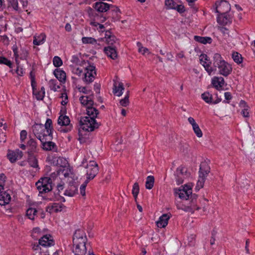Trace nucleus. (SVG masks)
<instances>
[{"mask_svg":"<svg viewBox=\"0 0 255 255\" xmlns=\"http://www.w3.org/2000/svg\"><path fill=\"white\" fill-rule=\"evenodd\" d=\"M86 112L88 116L82 118L80 122L83 130L92 131L99 127V124L95 120L99 112L96 108L90 105L86 108Z\"/></svg>","mask_w":255,"mask_h":255,"instance_id":"f257e3e1","label":"nucleus"},{"mask_svg":"<svg viewBox=\"0 0 255 255\" xmlns=\"http://www.w3.org/2000/svg\"><path fill=\"white\" fill-rule=\"evenodd\" d=\"M78 90L79 92H82L83 93L86 94H90L91 95L92 93L91 90H87L85 87H79L78 88Z\"/></svg>","mask_w":255,"mask_h":255,"instance_id":"603ef678","label":"nucleus"},{"mask_svg":"<svg viewBox=\"0 0 255 255\" xmlns=\"http://www.w3.org/2000/svg\"><path fill=\"white\" fill-rule=\"evenodd\" d=\"M129 103V91H128L125 98L120 100V104L123 107H127Z\"/></svg>","mask_w":255,"mask_h":255,"instance_id":"37998d69","label":"nucleus"},{"mask_svg":"<svg viewBox=\"0 0 255 255\" xmlns=\"http://www.w3.org/2000/svg\"><path fill=\"white\" fill-rule=\"evenodd\" d=\"M219 30L224 34V36H229V31L228 29L224 27H219Z\"/></svg>","mask_w":255,"mask_h":255,"instance_id":"6e6d98bb","label":"nucleus"},{"mask_svg":"<svg viewBox=\"0 0 255 255\" xmlns=\"http://www.w3.org/2000/svg\"><path fill=\"white\" fill-rule=\"evenodd\" d=\"M183 177H184L183 176H178L177 175L176 182H177V184L179 185V184L183 183Z\"/></svg>","mask_w":255,"mask_h":255,"instance_id":"e2e57ef3","label":"nucleus"},{"mask_svg":"<svg viewBox=\"0 0 255 255\" xmlns=\"http://www.w3.org/2000/svg\"><path fill=\"white\" fill-rule=\"evenodd\" d=\"M20 140L23 142L27 137V132L25 130H23L20 132Z\"/></svg>","mask_w":255,"mask_h":255,"instance_id":"13d9d810","label":"nucleus"},{"mask_svg":"<svg viewBox=\"0 0 255 255\" xmlns=\"http://www.w3.org/2000/svg\"><path fill=\"white\" fill-rule=\"evenodd\" d=\"M11 200V197L9 193L3 191L0 193V205L4 206L8 204Z\"/></svg>","mask_w":255,"mask_h":255,"instance_id":"412c9836","label":"nucleus"},{"mask_svg":"<svg viewBox=\"0 0 255 255\" xmlns=\"http://www.w3.org/2000/svg\"><path fill=\"white\" fill-rule=\"evenodd\" d=\"M124 84L122 82H119L118 84L115 83L114 85L113 93L118 97H120L123 94V91L124 90Z\"/></svg>","mask_w":255,"mask_h":255,"instance_id":"393cba45","label":"nucleus"},{"mask_svg":"<svg viewBox=\"0 0 255 255\" xmlns=\"http://www.w3.org/2000/svg\"><path fill=\"white\" fill-rule=\"evenodd\" d=\"M32 131L35 136L40 141L47 138L46 139H52L51 135L46 134V130L42 124H35L32 127Z\"/></svg>","mask_w":255,"mask_h":255,"instance_id":"6e6552de","label":"nucleus"},{"mask_svg":"<svg viewBox=\"0 0 255 255\" xmlns=\"http://www.w3.org/2000/svg\"><path fill=\"white\" fill-rule=\"evenodd\" d=\"M224 79L222 77H214L212 80V84L213 86L217 90H219L224 85Z\"/></svg>","mask_w":255,"mask_h":255,"instance_id":"b1692460","label":"nucleus"},{"mask_svg":"<svg viewBox=\"0 0 255 255\" xmlns=\"http://www.w3.org/2000/svg\"><path fill=\"white\" fill-rule=\"evenodd\" d=\"M213 62L212 67L215 68V71L218 68L219 74L224 76H228L232 71V66L226 62L219 53L214 55Z\"/></svg>","mask_w":255,"mask_h":255,"instance_id":"f03ea898","label":"nucleus"},{"mask_svg":"<svg viewBox=\"0 0 255 255\" xmlns=\"http://www.w3.org/2000/svg\"><path fill=\"white\" fill-rule=\"evenodd\" d=\"M46 36L45 34L42 33L37 36H34L33 43L35 45H40L43 44L46 39Z\"/></svg>","mask_w":255,"mask_h":255,"instance_id":"a878e982","label":"nucleus"},{"mask_svg":"<svg viewBox=\"0 0 255 255\" xmlns=\"http://www.w3.org/2000/svg\"><path fill=\"white\" fill-rule=\"evenodd\" d=\"M61 98L64 99L61 102V104L62 105H65L68 102V96L67 94L66 93L62 94Z\"/></svg>","mask_w":255,"mask_h":255,"instance_id":"4d7b16f0","label":"nucleus"},{"mask_svg":"<svg viewBox=\"0 0 255 255\" xmlns=\"http://www.w3.org/2000/svg\"><path fill=\"white\" fill-rule=\"evenodd\" d=\"M49 87L51 90L57 91L60 88L61 84L55 79L50 80L49 82Z\"/></svg>","mask_w":255,"mask_h":255,"instance_id":"7c9ffc66","label":"nucleus"},{"mask_svg":"<svg viewBox=\"0 0 255 255\" xmlns=\"http://www.w3.org/2000/svg\"><path fill=\"white\" fill-rule=\"evenodd\" d=\"M37 210L36 209L33 208H29L27 211L26 215L28 219L33 220L35 218V216L36 215Z\"/></svg>","mask_w":255,"mask_h":255,"instance_id":"72a5a7b5","label":"nucleus"},{"mask_svg":"<svg viewBox=\"0 0 255 255\" xmlns=\"http://www.w3.org/2000/svg\"><path fill=\"white\" fill-rule=\"evenodd\" d=\"M200 61L201 64L203 66L209 75H211L212 73L215 71V68L212 67L213 66H211V62L208 59L207 55H201L200 57Z\"/></svg>","mask_w":255,"mask_h":255,"instance_id":"9b49d317","label":"nucleus"},{"mask_svg":"<svg viewBox=\"0 0 255 255\" xmlns=\"http://www.w3.org/2000/svg\"><path fill=\"white\" fill-rule=\"evenodd\" d=\"M64 207V206L62 203H54L52 205V208L56 212H60L62 211V209Z\"/></svg>","mask_w":255,"mask_h":255,"instance_id":"c03bdc74","label":"nucleus"},{"mask_svg":"<svg viewBox=\"0 0 255 255\" xmlns=\"http://www.w3.org/2000/svg\"><path fill=\"white\" fill-rule=\"evenodd\" d=\"M105 38L106 39V40L107 43L110 45H113L115 43H116L117 40L116 37L113 35H112L110 34L109 32L108 33H106Z\"/></svg>","mask_w":255,"mask_h":255,"instance_id":"473e14b6","label":"nucleus"},{"mask_svg":"<svg viewBox=\"0 0 255 255\" xmlns=\"http://www.w3.org/2000/svg\"><path fill=\"white\" fill-rule=\"evenodd\" d=\"M239 106L242 109L241 114L244 118H249L250 114L249 111L250 107L244 100H241L239 103Z\"/></svg>","mask_w":255,"mask_h":255,"instance_id":"4be33fe9","label":"nucleus"},{"mask_svg":"<svg viewBox=\"0 0 255 255\" xmlns=\"http://www.w3.org/2000/svg\"><path fill=\"white\" fill-rule=\"evenodd\" d=\"M27 145L29 146L31 152H35L36 151L37 143L34 139L30 138L27 142Z\"/></svg>","mask_w":255,"mask_h":255,"instance_id":"e433bc0d","label":"nucleus"},{"mask_svg":"<svg viewBox=\"0 0 255 255\" xmlns=\"http://www.w3.org/2000/svg\"><path fill=\"white\" fill-rule=\"evenodd\" d=\"M5 176L3 174H0V185H3L5 181Z\"/></svg>","mask_w":255,"mask_h":255,"instance_id":"338daca9","label":"nucleus"},{"mask_svg":"<svg viewBox=\"0 0 255 255\" xmlns=\"http://www.w3.org/2000/svg\"><path fill=\"white\" fill-rule=\"evenodd\" d=\"M232 20V17L228 14H219L217 17V22L223 25H226L231 23Z\"/></svg>","mask_w":255,"mask_h":255,"instance_id":"6ab92c4d","label":"nucleus"},{"mask_svg":"<svg viewBox=\"0 0 255 255\" xmlns=\"http://www.w3.org/2000/svg\"><path fill=\"white\" fill-rule=\"evenodd\" d=\"M202 99L207 103L212 104V95L209 92H205L201 95Z\"/></svg>","mask_w":255,"mask_h":255,"instance_id":"c9c22d12","label":"nucleus"},{"mask_svg":"<svg viewBox=\"0 0 255 255\" xmlns=\"http://www.w3.org/2000/svg\"><path fill=\"white\" fill-rule=\"evenodd\" d=\"M176 207L178 210H182L185 212L193 213L195 210H198L200 208L197 205L196 198H192L190 201L177 202Z\"/></svg>","mask_w":255,"mask_h":255,"instance_id":"39448f33","label":"nucleus"},{"mask_svg":"<svg viewBox=\"0 0 255 255\" xmlns=\"http://www.w3.org/2000/svg\"><path fill=\"white\" fill-rule=\"evenodd\" d=\"M9 2L11 6L12 7L14 10L17 11L18 13H20L22 11V8L18 6L17 0H9Z\"/></svg>","mask_w":255,"mask_h":255,"instance_id":"4c0bfd02","label":"nucleus"},{"mask_svg":"<svg viewBox=\"0 0 255 255\" xmlns=\"http://www.w3.org/2000/svg\"><path fill=\"white\" fill-rule=\"evenodd\" d=\"M89 181L85 180V182L81 185L80 188V194L83 196H85L86 195L85 189L87 184Z\"/></svg>","mask_w":255,"mask_h":255,"instance_id":"8fccbe9b","label":"nucleus"},{"mask_svg":"<svg viewBox=\"0 0 255 255\" xmlns=\"http://www.w3.org/2000/svg\"><path fill=\"white\" fill-rule=\"evenodd\" d=\"M193 130L197 137H201L202 136V131H201L199 127H197V128H195V129H193Z\"/></svg>","mask_w":255,"mask_h":255,"instance_id":"5fc2aeb1","label":"nucleus"},{"mask_svg":"<svg viewBox=\"0 0 255 255\" xmlns=\"http://www.w3.org/2000/svg\"><path fill=\"white\" fill-rule=\"evenodd\" d=\"M0 63L5 64L8 66L9 68H11L12 67V63L11 61L3 57L0 56Z\"/></svg>","mask_w":255,"mask_h":255,"instance_id":"09e8293b","label":"nucleus"},{"mask_svg":"<svg viewBox=\"0 0 255 255\" xmlns=\"http://www.w3.org/2000/svg\"><path fill=\"white\" fill-rule=\"evenodd\" d=\"M216 12L219 14H225L231 9V6L229 2L226 0H221L216 3Z\"/></svg>","mask_w":255,"mask_h":255,"instance_id":"9d476101","label":"nucleus"},{"mask_svg":"<svg viewBox=\"0 0 255 255\" xmlns=\"http://www.w3.org/2000/svg\"><path fill=\"white\" fill-rule=\"evenodd\" d=\"M20 2L22 4L23 9H25L27 7L28 3V0H20Z\"/></svg>","mask_w":255,"mask_h":255,"instance_id":"680f3d73","label":"nucleus"},{"mask_svg":"<svg viewBox=\"0 0 255 255\" xmlns=\"http://www.w3.org/2000/svg\"><path fill=\"white\" fill-rule=\"evenodd\" d=\"M111 6H112V5L104 2L100 1L96 2L94 7L98 11L104 12L109 9Z\"/></svg>","mask_w":255,"mask_h":255,"instance_id":"a211bd4d","label":"nucleus"},{"mask_svg":"<svg viewBox=\"0 0 255 255\" xmlns=\"http://www.w3.org/2000/svg\"><path fill=\"white\" fill-rule=\"evenodd\" d=\"M224 96L226 100H231L232 98V95L230 92H225L224 93Z\"/></svg>","mask_w":255,"mask_h":255,"instance_id":"774afa93","label":"nucleus"},{"mask_svg":"<svg viewBox=\"0 0 255 255\" xmlns=\"http://www.w3.org/2000/svg\"><path fill=\"white\" fill-rule=\"evenodd\" d=\"M31 86L33 89V93H34V90H36L35 87H36V82L35 81L34 77H32V79L31 80Z\"/></svg>","mask_w":255,"mask_h":255,"instance_id":"69168bd1","label":"nucleus"},{"mask_svg":"<svg viewBox=\"0 0 255 255\" xmlns=\"http://www.w3.org/2000/svg\"><path fill=\"white\" fill-rule=\"evenodd\" d=\"M154 178L153 176H148L145 182V188L147 189H151L153 187Z\"/></svg>","mask_w":255,"mask_h":255,"instance_id":"2f4dec72","label":"nucleus"},{"mask_svg":"<svg viewBox=\"0 0 255 255\" xmlns=\"http://www.w3.org/2000/svg\"><path fill=\"white\" fill-rule=\"evenodd\" d=\"M41 231L39 228L36 227L33 229L32 233V236L33 238H37V236H35L34 234H40Z\"/></svg>","mask_w":255,"mask_h":255,"instance_id":"bf43d9fd","label":"nucleus"},{"mask_svg":"<svg viewBox=\"0 0 255 255\" xmlns=\"http://www.w3.org/2000/svg\"><path fill=\"white\" fill-rule=\"evenodd\" d=\"M176 174L178 176L184 177V176H187V169L184 167L180 166L176 170Z\"/></svg>","mask_w":255,"mask_h":255,"instance_id":"79ce46f5","label":"nucleus"},{"mask_svg":"<svg viewBox=\"0 0 255 255\" xmlns=\"http://www.w3.org/2000/svg\"><path fill=\"white\" fill-rule=\"evenodd\" d=\"M232 58L237 64H241L243 62L242 55L237 52H233L232 53Z\"/></svg>","mask_w":255,"mask_h":255,"instance_id":"58836bf2","label":"nucleus"},{"mask_svg":"<svg viewBox=\"0 0 255 255\" xmlns=\"http://www.w3.org/2000/svg\"><path fill=\"white\" fill-rule=\"evenodd\" d=\"M47 138L43 139L40 141L42 144V148L45 150L57 151V146L55 143L50 141L51 139H46Z\"/></svg>","mask_w":255,"mask_h":255,"instance_id":"2eb2a0df","label":"nucleus"},{"mask_svg":"<svg viewBox=\"0 0 255 255\" xmlns=\"http://www.w3.org/2000/svg\"><path fill=\"white\" fill-rule=\"evenodd\" d=\"M28 162L30 166L37 168L38 167L37 158L33 155L30 154L28 159Z\"/></svg>","mask_w":255,"mask_h":255,"instance_id":"f704fd0d","label":"nucleus"},{"mask_svg":"<svg viewBox=\"0 0 255 255\" xmlns=\"http://www.w3.org/2000/svg\"><path fill=\"white\" fill-rule=\"evenodd\" d=\"M104 51L107 55L112 59H116L118 57V53L115 47L111 46L105 47Z\"/></svg>","mask_w":255,"mask_h":255,"instance_id":"aec40b11","label":"nucleus"},{"mask_svg":"<svg viewBox=\"0 0 255 255\" xmlns=\"http://www.w3.org/2000/svg\"><path fill=\"white\" fill-rule=\"evenodd\" d=\"M174 194L176 196H178L179 198L183 201H187L189 199L190 196L191 198H195L193 196H192V189L189 186L185 185L184 186H181L179 188L174 189Z\"/></svg>","mask_w":255,"mask_h":255,"instance_id":"0eeeda50","label":"nucleus"},{"mask_svg":"<svg viewBox=\"0 0 255 255\" xmlns=\"http://www.w3.org/2000/svg\"><path fill=\"white\" fill-rule=\"evenodd\" d=\"M171 217L170 214H164L159 217L156 222V225L158 228H165L168 224V220Z\"/></svg>","mask_w":255,"mask_h":255,"instance_id":"f3484780","label":"nucleus"},{"mask_svg":"<svg viewBox=\"0 0 255 255\" xmlns=\"http://www.w3.org/2000/svg\"><path fill=\"white\" fill-rule=\"evenodd\" d=\"M139 187L138 183L135 182L134 183L132 186V194L134 197L135 201L136 202V199L137 198V195L139 193Z\"/></svg>","mask_w":255,"mask_h":255,"instance_id":"a19ab883","label":"nucleus"},{"mask_svg":"<svg viewBox=\"0 0 255 255\" xmlns=\"http://www.w3.org/2000/svg\"><path fill=\"white\" fill-rule=\"evenodd\" d=\"M177 3L173 0H165V5L168 9H175Z\"/></svg>","mask_w":255,"mask_h":255,"instance_id":"ea45409f","label":"nucleus"},{"mask_svg":"<svg viewBox=\"0 0 255 255\" xmlns=\"http://www.w3.org/2000/svg\"><path fill=\"white\" fill-rule=\"evenodd\" d=\"M52 120L50 119H47L46 123L44 126V128H45V130H46V134H49L51 135V137L52 138V130L53 128L52 126Z\"/></svg>","mask_w":255,"mask_h":255,"instance_id":"cd10ccee","label":"nucleus"},{"mask_svg":"<svg viewBox=\"0 0 255 255\" xmlns=\"http://www.w3.org/2000/svg\"><path fill=\"white\" fill-rule=\"evenodd\" d=\"M178 12L183 13L185 11V7L182 4H178L177 3L176 7L175 8Z\"/></svg>","mask_w":255,"mask_h":255,"instance_id":"864d4df0","label":"nucleus"},{"mask_svg":"<svg viewBox=\"0 0 255 255\" xmlns=\"http://www.w3.org/2000/svg\"><path fill=\"white\" fill-rule=\"evenodd\" d=\"M33 94L35 95L36 99L38 100H41L43 99L45 96V92H36L35 90H34V93Z\"/></svg>","mask_w":255,"mask_h":255,"instance_id":"3c124183","label":"nucleus"},{"mask_svg":"<svg viewBox=\"0 0 255 255\" xmlns=\"http://www.w3.org/2000/svg\"><path fill=\"white\" fill-rule=\"evenodd\" d=\"M64 183L62 181H61L60 183L57 184V190L59 191L62 190L64 189Z\"/></svg>","mask_w":255,"mask_h":255,"instance_id":"0e129e2a","label":"nucleus"},{"mask_svg":"<svg viewBox=\"0 0 255 255\" xmlns=\"http://www.w3.org/2000/svg\"><path fill=\"white\" fill-rule=\"evenodd\" d=\"M39 244L43 247H51L54 245V241L51 235H46L39 240Z\"/></svg>","mask_w":255,"mask_h":255,"instance_id":"ddd939ff","label":"nucleus"},{"mask_svg":"<svg viewBox=\"0 0 255 255\" xmlns=\"http://www.w3.org/2000/svg\"><path fill=\"white\" fill-rule=\"evenodd\" d=\"M82 41L84 44H94L97 42L95 39L91 37H84L82 38Z\"/></svg>","mask_w":255,"mask_h":255,"instance_id":"a18cd8bd","label":"nucleus"},{"mask_svg":"<svg viewBox=\"0 0 255 255\" xmlns=\"http://www.w3.org/2000/svg\"><path fill=\"white\" fill-rule=\"evenodd\" d=\"M13 51L17 65L19 64L18 62V57H19V58L21 59H26L28 56V51L25 49H21L19 55L18 53V50L16 47H13Z\"/></svg>","mask_w":255,"mask_h":255,"instance_id":"dca6fc26","label":"nucleus"},{"mask_svg":"<svg viewBox=\"0 0 255 255\" xmlns=\"http://www.w3.org/2000/svg\"><path fill=\"white\" fill-rule=\"evenodd\" d=\"M16 72L18 76H22L24 74L23 70L22 68H20L18 66H17Z\"/></svg>","mask_w":255,"mask_h":255,"instance_id":"052dcab7","label":"nucleus"},{"mask_svg":"<svg viewBox=\"0 0 255 255\" xmlns=\"http://www.w3.org/2000/svg\"><path fill=\"white\" fill-rule=\"evenodd\" d=\"M7 157L9 161L12 162H15L17 160L20 159L23 156V153L18 149L15 151L8 150Z\"/></svg>","mask_w":255,"mask_h":255,"instance_id":"4468645a","label":"nucleus"},{"mask_svg":"<svg viewBox=\"0 0 255 255\" xmlns=\"http://www.w3.org/2000/svg\"><path fill=\"white\" fill-rule=\"evenodd\" d=\"M61 173L65 178H73L74 177V174L73 172L71 171L70 169L68 168L63 169V171L61 172Z\"/></svg>","mask_w":255,"mask_h":255,"instance_id":"49530a36","label":"nucleus"},{"mask_svg":"<svg viewBox=\"0 0 255 255\" xmlns=\"http://www.w3.org/2000/svg\"><path fill=\"white\" fill-rule=\"evenodd\" d=\"M77 191L78 187L77 186L74 185H71L69 187L68 189H67L65 191L64 194L65 195L72 197L77 192Z\"/></svg>","mask_w":255,"mask_h":255,"instance_id":"c85d7f7f","label":"nucleus"},{"mask_svg":"<svg viewBox=\"0 0 255 255\" xmlns=\"http://www.w3.org/2000/svg\"><path fill=\"white\" fill-rule=\"evenodd\" d=\"M52 181L50 177L41 178L35 184L39 193H46L52 189Z\"/></svg>","mask_w":255,"mask_h":255,"instance_id":"423d86ee","label":"nucleus"},{"mask_svg":"<svg viewBox=\"0 0 255 255\" xmlns=\"http://www.w3.org/2000/svg\"><path fill=\"white\" fill-rule=\"evenodd\" d=\"M54 74L60 82H65L66 76V73L64 71L59 69H56L54 71Z\"/></svg>","mask_w":255,"mask_h":255,"instance_id":"bb28decb","label":"nucleus"},{"mask_svg":"<svg viewBox=\"0 0 255 255\" xmlns=\"http://www.w3.org/2000/svg\"><path fill=\"white\" fill-rule=\"evenodd\" d=\"M53 63L55 67H58L62 65L63 62L60 57L55 56L53 60Z\"/></svg>","mask_w":255,"mask_h":255,"instance_id":"de8ad7c7","label":"nucleus"},{"mask_svg":"<svg viewBox=\"0 0 255 255\" xmlns=\"http://www.w3.org/2000/svg\"><path fill=\"white\" fill-rule=\"evenodd\" d=\"M87 162V160L84 159L82 161V166L87 169L86 175L87 179L86 180L90 181L93 179L99 172V167L98 164L94 161H90L88 164L85 165V163Z\"/></svg>","mask_w":255,"mask_h":255,"instance_id":"20e7f679","label":"nucleus"},{"mask_svg":"<svg viewBox=\"0 0 255 255\" xmlns=\"http://www.w3.org/2000/svg\"><path fill=\"white\" fill-rule=\"evenodd\" d=\"M210 171V168L206 161L202 162L200 164L199 171V179L197 182L196 189L199 190L204 184L205 179Z\"/></svg>","mask_w":255,"mask_h":255,"instance_id":"7ed1b4c3","label":"nucleus"},{"mask_svg":"<svg viewBox=\"0 0 255 255\" xmlns=\"http://www.w3.org/2000/svg\"><path fill=\"white\" fill-rule=\"evenodd\" d=\"M87 72L85 73V81L87 83H90L94 81L95 76L96 75L95 67L94 66L89 65L86 68Z\"/></svg>","mask_w":255,"mask_h":255,"instance_id":"f8f14e48","label":"nucleus"},{"mask_svg":"<svg viewBox=\"0 0 255 255\" xmlns=\"http://www.w3.org/2000/svg\"><path fill=\"white\" fill-rule=\"evenodd\" d=\"M93 97V94H92L89 96H81L80 97L79 100L82 105L86 106L87 107L89 105L90 106L93 105L94 102L92 99Z\"/></svg>","mask_w":255,"mask_h":255,"instance_id":"5701e85b","label":"nucleus"},{"mask_svg":"<svg viewBox=\"0 0 255 255\" xmlns=\"http://www.w3.org/2000/svg\"><path fill=\"white\" fill-rule=\"evenodd\" d=\"M194 40L203 44L211 43L212 41L210 37H201L199 36H195Z\"/></svg>","mask_w":255,"mask_h":255,"instance_id":"c756f323","label":"nucleus"},{"mask_svg":"<svg viewBox=\"0 0 255 255\" xmlns=\"http://www.w3.org/2000/svg\"><path fill=\"white\" fill-rule=\"evenodd\" d=\"M58 124L61 126L58 129L61 132H68L72 130L73 128L72 125L70 124V119L67 116H60L58 120Z\"/></svg>","mask_w":255,"mask_h":255,"instance_id":"1a4fd4ad","label":"nucleus"}]
</instances>
